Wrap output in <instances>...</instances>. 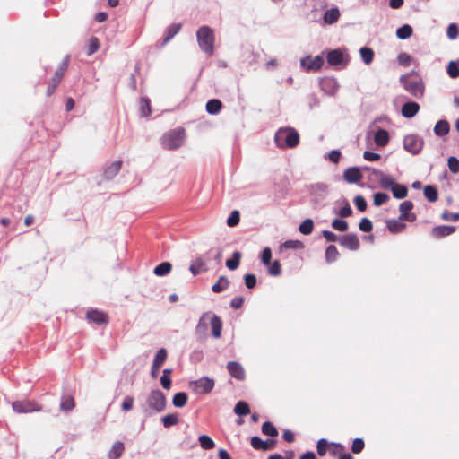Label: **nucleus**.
I'll return each instance as SVG.
<instances>
[{
    "label": "nucleus",
    "mask_w": 459,
    "mask_h": 459,
    "mask_svg": "<svg viewBox=\"0 0 459 459\" xmlns=\"http://www.w3.org/2000/svg\"><path fill=\"white\" fill-rule=\"evenodd\" d=\"M340 10L338 7H332L326 10L323 15V21L325 24L332 25L338 22L340 18Z\"/></svg>",
    "instance_id": "nucleus-26"
},
{
    "label": "nucleus",
    "mask_w": 459,
    "mask_h": 459,
    "mask_svg": "<svg viewBox=\"0 0 459 459\" xmlns=\"http://www.w3.org/2000/svg\"><path fill=\"white\" fill-rule=\"evenodd\" d=\"M140 116L143 117H148L152 113L151 100L148 97H142L140 99Z\"/></svg>",
    "instance_id": "nucleus-35"
},
{
    "label": "nucleus",
    "mask_w": 459,
    "mask_h": 459,
    "mask_svg": "<svg viewBox=\"0 0 459 459\" xmlns=\"http://www.w3.org/2000/svg\"><path fill=\"white\" fill-rule=\"evenodd\" d=\"M385 223H386V227H387L388 230L391 233H394V234L401 232L406 227V224L399 219L398 220H395V219L386 220Z\"/></svg>",
    "instance_id": "nucleus-30"
},
{
    "label": "nucleus",
    "mask_w": 459,
    "mask_h": 459,
    "mask_svg": "<svg viewBox=\"0 0 459 459\" xmlns=\"http://www.w3.org/2000/svg\"><path fill=\"white\" fill-rule=\"evenodd\" d=\"M196 39L200 49L208 56L214 53L215 36L213 30L207 26H201L196 31Z\"/></svg>",
    "instance_id": "nucleus-3"
},
{
    "label": "nucleus",
    "mask_w": 459,
    "mask_h": 459,
    "mask_svg": "<svg viewBox=\"0 0 459 459\" xmlns=\"http://www.w3.org/2000/svg\"><path fill=\"white\" fill-rule=\"evenodd\" d=\"M359 54L361 60L365 65H370L373 62L375 53L371 48L366 46L361 47L359 48Z\"/></svg>",
    "instance_id": "nucleus-34"
},
{
    "label": "nucleus",
    "mask_w": 459,
    "mask_h": 459,
    "mask_svg": "<svg viewBox=\"0 0 459 459\" xmlns=\"http://www.w3.org/2000/svg\"><path fill=\"white\" fill-rule=\"evenodd\" d=\"M233 411L239 417L246 416L250 413L249 404L246 401H238L235 404Z\"/></svg>",
    "instance_id": "nucleus-41"
},
{
    "label": "nucleus",
    "mask_w": 459,
    "mask_h": 459,
    "mask_svg": "<svg viewBox=\"0 0 459 459\" xmlns=\"http://www.w3.org/2000/svg\"><path fill=\"white\" fill-rule=\"evenodd\" d=\"M240 212L238 210H234L230 212L227 219V225L229 227H235L239 223Z\"/></svg>",
    "instance_id": "nucleus-60"
},
{
    "label": "nucleus",
    "mask_w": 459,
    "mask_h": 459,
    "mask_svg": "<svg viewBox=\"0 0 459 459\" xmlns=\"http://www.w3.org/2000/svg\"><path fill=\"white\" fill-rule=\"evenodd\" d=\"M241 256L242 255L239 251H234L231 258L226 260L225 264L227 268L230 271L236 270L239 266Z\"/></svg>",
    "instance_id": "nucleus-39"
},
{
    "label": "nucleus",
    "mask_w": 459,
    "mask_h": 459,
    "mask_svg": "<svg viewBox=\"0 0 459 459\" xmlns=\"http://www.w3.org/2000/svg\"><path fill=\"white\" fill-rule=\"evenodd\" d=\"M413 33V29L409 24H403L396 30V37L399 39H407Z\"/></svg>",
    "instance_id": "nucleus-43"
},
{
    "label": "nucleus",
    "mask_w": 459,
    "mask_h": 459,
    "mask_svg": "<svg viewBox=\"0 0 459 459\" xmlns=\"http://www.w3.org/2000/svg\"><path fill=\"white\" fill-rule=\"evenodd\" d=\"M70 61V56L66 55L65 58L60 63L58 68L55 72L54 76L52 77L51 81L55 82L56 84H59L62 81V78L66 72Z\"/></svg>",
    "instance_id": "nucleus-24"
},
{
    "label": "nucleus",
    "mask_w": 459,
    "mask_h": 459,
    "mask_svg": "<svg viewBox=\"0 0 459 459\" xmlns=\"http://www.w3.org/2000/svg\"><path fill=\"white\" fill-rule=\"evenodd\" d=\"M86 318L96 325H107L108 323V316L103 311L96 308H91L86 313Z\"/></svg>",
    "instance_id": "nucleus-15"
},
{
    "label": "nucleus",
    "mask_w": 459,
    "mask_h": 459,
    "mask_svg": "<svg viewBox=\"0 0 459 459\" xmlns=\"http://www.w3.org/2000/svg\"><path fill=\"white\" fill-rule=\"evenodd\" d=\"M372 174L379 177V185L383 189L390 190L396 183L392 176L385 174L382 170L373 169Z\"/></svg>",
    "instance_id": "nucleus-19"
},
{
    "label": "nucleus",
    "mask_w": 459,
    "mask_h": 459,
    "mask_svg": "<svg viewBox=\"0 0 459 459\" xmlns=\"http://www.w3.org/2000/svg\"><path fill=\"white\" fill-rule=\"evenodd\" d=\"M211 311L204 312L200 316L195 329L197 340L202 341L208 337V323H210Z\"/></svg>",
    "instance_id": "nucleus-10"
},
{
    "label": "nucleus",
    "mask_w": 459,
    "mask_h": 459,
    "mask_svg": "<svg viewBox=\"0 0 459 459\" xmlns=\"http://www.w3.org/2000/svg\"><path fill=\"white\" fill-rule=\"evenodd\" d=\"M319 193L327 194L328 186L325 183H316L310 186V195H317Z\"/></svg>",
    "instance_id": "nucleus-57"
},
{
    "label": "nucleus",
    "mask_w": 459,
    "mask_h": 459,
    "mask_svg": "<svg viewBox=\"0 0 459 459\" xmlns=\"http://www.w3.org/2000/svg\"><path fill=\"white\" fill-rule=\"evenodd\" d=\"M390 199L388 194L385 192H377L373 195V204L375 206H381Z\"/></svg>",
    "instance_id": "nucleus-54"
},
{
    "label": "nucleus",
    "mask_w": 459,
    "mask_h": 459,
    "mask_svg": "<svg viewBox=\"0 0 459 459\" xmlns=\"http://www.w3.org/2000/svg\"><path fill=\"white\" fill-rule=\"evenodd\" d=\"M230 286V281L226 276H220L217 282L212 287V290L214 293H221L224 291Z\"/></svg>",
    "instance_id": "nucleus-37"
},
{
    "label": "nucleus",
    "mask_w": 459,
    "mask_h": 459,
    "mask_svg": "<svg viewBox=\"0 0 459 459\" xmlns=\"http://www.w3.org/2000/svg\"><path fill=\"white\" fill-rule=\"evenodd\" d=\"M122 167L121 160H116L109 165L106 166L103 169V178L105 180H112L119 172Z\"/></svg>",
    "instance_id": "nucleus-20"
},
{
    "label": "nucleus",
    "mask_w": 459,
    "mask_h": 459,
    "mask_svg": "<svg viewBox=\"0 0 459 459\" xmlns=\"http://www.w3.org/2000/svg\"><path fill=\"white\" fill-rule=\"evenodd\" d=\"M75 406L74 399L72 396L63 397L60 403V409L64 411H69Z\"/></svg>",
    "instance_id": "nucleus-55"
},
{
    "label": "nucleus",
    "mask_w": 459,
    "mask_h": 459,
    "mask_svg": "<svg viewBox=\"0 0 459 459\" xmlns=\"http://www.w3.org/2000/svg\"><path fill=\"white\" fill-rule=\"evenodd\" d=\"M124 449V443L121 441H116L109 451V459H118L122 455Z\"/></svg>",
    "instance_id": "nucleus-42"
},
{
    "label": "nucleus",
    "mask_w": 459,
    "mask_h": 459,
    "mask_svg": "<svg viewBox=\"0 0 459 459\" xmlns=\"http://www.w3.org/2000/svg\"><path fill=\"white\" fill-rule=\"evenodd\" d=\"M181 28L182 24L180 22L171 23L165 30L163 39L157 42V46L163 48L180 31Z\"/></svg>",
    "instance_id": "nucleus-13"
},
{
    "label": "nucleus",
    "mask_w": 459,
    "mask_h": 459,
    "mask_svg": "<svg viewBox=\"0 0 459 459\" xmlns=\"http://www.w3.org/2000/svg\"><path fill=\"white\" fill-rule=\"evenodd\" d=\"M390 135L387 130L378 128L374 134V142L378 147H385L388 144Z\"/></svg>",
    "instance_id": "nucleus-25"
},
{
    "label": "nucleus",
    "mask_w": 459,
    "mask_h": 459,
    "mask_svg": "<svg viewBox=\"0 0 459 459\" xmlns=\"http://www.w3.org/2000/svg\"><path fill=\"white\" fill-rule=\"evenodd\" d=\"M339 243L343 247L351 250L357 251L360 247L359 240L358 236L355 233H348L339 237Z\"/></svg>",
    "instance_id": "nucleus-12"
},
{
    "label": "nucleus",
    "mask_w": 459,
    "mask_h": 459,
    "mask_svg": "<svg viewBox=\"0 0 459 459\" xmlns=\"http://www.w3.org/2000/svg\"><path fill=\"white\" fill-rule=\"evenodd\" d=\"M342 157V152L338 149L332 150L330 152L325 154V159L329 160L333 164H338Z\"/></svg>",
    "instance_id": "nucleus-61"
},
{
    "label": "nucleus",
    "mask_w": 459,
    "mask_h": 459,
    "mask_svg": "<svg viewBox=\"0 0 459 459\" xmlns=\"http://www.w3.org/2000/svg\"><path fill=\"white\" fill-rule=\"evenodd\" d=\"M337 203H341L342 206L338 210V216L341 218H347L352 215V208L346 198H342L341 201H337Z\"/></svg>",
    "instance_id": "nucleus-38"
},
{
    "label": "nucleus",
    "mask_w": 459,
    "mask_h": 459,
    "mask_svg": "<svg viewBox=\"0 0 459 459\" xmlns=\"http://www.w3.org/2000/svg\"><path fill=\"white\" fill-rule=\"evenodd\" d=\"M363 175L359 167H350L343 172V178L346 182L350 184H356L361 180Z\"/></svg>",
    "instance_id": "nucleus-18"
},
{
    "label": "nucleus",
    "mask_w": 459,
    "mask_h": 459,
    "mask_svg": "<svg viewBox=\"0 0 459 459\" xmlns=\"http://www.w3.org/2000/svg\"><path fill=\"white\" fill-rule=\"evenodd\" d=\"M423 195L429 202L434 203L438 199L437 187L433 185H427L424 186Z\"/></svg>",
    "instance_id": "nucleus-32"
},
{
    "label": "nucleus",
    "mask_w": 459,
    "mask_h": 459,
    "mask_svg": "<svg viewBox=\"0 0 459 459\" xmlns=\"http://www.w3.org/2000/svg\"><path fill=\"white\" fill-rule=\"evenodd\" d=\"M227 369L232 377L238 380H244L245 370L239 362L229 361L227 363Z\"/></svg>",
    "instance_id": "nucleus-21"
},
{
    "label": "nucleus",
    "mask_w": 459,
    "mask_h": 459,
    "mask_svg": "<svg viewBox=\"0 0 459 459\" xmlns=\"http://www.w3.org/2000/svg\"><path fill=\"white\" fill-rule=\"evenodd\" d=\"M223 108L222 102L219 99H211L206 102L205 109L210 115H218Z\"/></svg>",
    "instance_id": "nucleus-28"
},
{
    "label": "nucleus",
    "mask_w": 459,
    "mask_h": 459,
    "mask_svg": "<svg viewBox=\"0 0 459 459\" xmlns=\"http://www.w3.org/2000/svg\"><path fill=\"white\" fill-rule=\"evenodd\" d=\"M314 230V221L312 219H305L299 226V230L303 235H309Z\"/></svg>",
    "instance_id": "nucleus-46"
},
{
    "label": "nucleus",
    "mask_w": 459,
    "mask_h": 459,
    "mask_svg": "<svg viewBox=\"0 0 459 459\" xmlns=\"http://www.w3.org/2000/svg\"><path fill=\"white\" fill-rule=\"evenodd\" d=\"M455 226L438 225L432 228L430 234L434 238L440 239L445 237L452 235L454 232H455Z\"/></svg>",
    "instance_id": "nucleus-16"
},
{
    "label": "nucleus",
    "mask_w": 459,
    "mask_h": 459,
    "mask_svg": "<svg viewBox=\"0 0 459 459\" xmlns=\"http://www.w3.org/2000/svg\"><path fill=\"white\" fill-rule=\"evenodd\" d=\"M100 46V43L99 39L95 36L91 37V39L89 40L87 55L91 56L94 53H96L99 50Z\"/></svg>",
    "instance_id": "nucleus-56"
},
{
    "label": "nucleus",
    "mask_w": 459,
    "mask_h": 459,
    "mask_svg": "<svg viewBox=\"0 0 459 459\" xmlns=\"http://www.w3.org/2000/svg\"><path fill=\"white\" fill-rule=\"evenodd\" d=\"M410 94L416 98H421L424 94V86L421 82L413 81L407 83L404 88Z\"/></svg>",
    "instance_id": "nucleus-27"
},
{
    "label": "nucleus",
    "mask_w": 459,
    "mask_h": 459,
    "mask_svg": "<svg viewBox=\"0 0 459 459\" xmlns=\"http://www.w3.org/2000/svg\"><path fill=\"white\" fill-rule=\"evenodd\" d=\"M433 131L437 136H446L450 131V125L446 119H440L436 123Z\"/></svg>",
    "instance_id": "nucleus-29"
},
{
    "label": "nucleus",
    "mask_w": 459,
    "mask_h": 459,
    "mask_svg": "<svg viewBox=\"0 0 459 459\" xmlns=\"http://www.w3.org/2000/svg\"><path fill=\"white\" fill-rule=\"evenodd\" d=\"M198 441H199L200 446L204 450H210V449H212L213 447H215L214 441L208 435L203 434V435L199 436Z\"/></svg>",
    "instance_id": "nucleus-48"
},
{
    "label": "nucleus",
    "mask_w": 459,
    "mask_h": 459,
    "mask_svg": "<svg viewBox=\"0 0 459 459\" xmlns=\"http://www.w3.org/2000/svg\"><path fill=\"white\" fill-rule=\"evenodd\" d=\"M274 142L279 148H295L299 143V134L295 128H280L274 135Z\"/></svg>",
    "instance_id": "nucleus-2"
},
{
    "label": "nucleus",
    "mask_w": 459,
    "mask_h": 459,
    "mask_svg": "<svg viewBox=\"0 0 459 459\" xmlns=\"http://www.w3.org/2000/svg\"><path fill=\"white\" fill-rule=\"evenodd\" d=\"M331 226L333 230L341 231V232L347 231L348 228H349L348 222L341 217L334 218L332 221Z\"/></svg>",
    "instance_id": "nucleus-51"
},
{
    "label": "nucleus",
    "mask_w": 459,
    "mask_h": 459,
    "mask_svg": "<svg viewBox=\"0 0 459 459\" xmlns=\"http://www.w3.org/2000/svg\"><path fill=\"white\" fill-rule=\"evenodd\" d=\"M12 408L16 413H30L40 411L42 407L30 400H17L12 403Z\"/></svg>",
    "instance_id": "nucleus-9"
},
{
    "label": "nucleus",
    "mask_w": 459,
    "mask_h": 459,
    "mask_svg": "<svg viewBox=\"0 0 459 459\" xmlns=\"http://www.w3.org/2000/svg\"><path fill=\"white\" fill-rule=\"evenodd\" d=\"M215 382L209 377H202L190 383L192 390L197 394H208L214 388Z\"/></svg>",
    "instance_id": "nucleus-7"
},
{
    "label": "nucleus",
    "mask_w": 459,
    "mask_h": 459,
    "mask_svg": "<svg viewBox=\"0 0 459 459\" xmlns=\"http://www.w3.org/2000/svg\"><path fill=\"white\" fill-rule=\"evenodd\" d=\"M186 139V130L183 127H178L164 134L162 136V145L168 150H177L181 147Z\"/></svg>",
    "instance_id": "nucleus-4"
},
{
    "label": "nucleus",
    "mask_w": 459,
    "mask_h": 459,
    "mask_svg": "<svg viewBox=\"0 0 459 459\" xmlns=\"http://www.w3.org/2000/svg\"><path fill=\"white\" fill-rule=\"evenodd\" d=\"M325 256L326 263L332 264L339 258L340 254L334 245H329L325 249Z\"/></svg>",
    "instance_id": "nucleus-40"
},
{
    "label": "nucleus",
    "mask_w": 459,
    "mask_h": 459,
    "mask_svg": "<svg viewBox=\"0 0 459 459\" xmlns=\"http://www.w3.org/2000/svg\"><path fill=\"white\" fill-rule=\"evenodd\" d=\"M446 35L449 39H455L459 36V26L457 23H450L446 30Z\"/></svg>",
    "instance_id": "nucleus-63"
},
{
    "label": "nucleus",
    "mask_w": 459,
    "mask_h": 459,
    "mask_svg": "<svg viewBox=\"0 0 459 459\" xmlns=\"http://www.w3.org/2000/svg\"><path fill=\"white\" fill-rule=\"evenodd\" d=\"M277 441L275 439H266L263 440L258 436H254L250 439L251 446L255 450H261V451H269L273 449Z\"/></svg>",
    "instance_id": "nucleus-14"
},
{
    "label": "nucleus",
    "mask_w": 459,
    "mask_h": 459,
    "mask_svg": "<svg viewBox=\"0 0 459 459\" xmlns=\"http://www.w3.org/2000/svg\"><path fill=\"white\" fill-rule=\"evenodd\" d=\"M403 145L406 152L412 155H418L424 147V140L418 134H408L404 136Z\"/></svg>",
    "instance_id": "nucleus-6"
},
{
    "label": "nucleus",
    "mask_w": 459,
    "mask_h": 459,
    "mask_svg": "<svg viewBox=\"0 0 459 459\" xmlns=\"http://www.w3.org/2000/svg\"><path fill=\"white\" fill-rule=\"evenodd\" d=\"M328 446H335V447L339 448L340 450L344 449V446L341 443L328 442L327 439L321 438L317 441V444H316V452H317L318 455L324 456L327 452Z\"/></svg>",
    "instance_id": "nucleus-23"
},
{
    "label": "nucleus",
    "mask_w": 459,
    "mask_h": 459,
    "mask_svg": "<svg viewBox=\"0 0 459 459\" xmlns=\"http://www.w3.org/2000/svg\"><path fill=\"white\" fill-rule=\"evenodd\" d=\"M393 196L396 199H403L408 195V188L405 185L395 183L390 189Z\"/></svg>",
    "instance_id": "nucleus-31"
},
{
    "label": "nucleus",
    "mask_w": 459,
    "mask_h": 459,
    "mask_svg": "<svg viewBox=\"0 0 459 459\" xmlns=\"http://www.w3.org/2000/svg\"><path fill=\"white\" fill-rule=\"evenodd\" d=\"M446 72L452 79L459 77V63L458 61H450L446 66Z\"/></svg>",
    "instance_id": "nucleus-53"
},
{
    "label": "nucleus",
    "mask_w": 459,
    "mask_h": 459,
    "mask_svg": "<svg viewBox=\"0 0 459 459\" xmlns=\"http://www.w3.org/2000/svg\"><path fill=\"white\" fill-rule=\"evenodd\" d=\"M414 204L411 201L406 200L400 204L399 205V212L400 216L399 220H402L403 218H405V216L411 212V211L413 209Z\"/></svg>",
    "instance_id": "nucleus-50"
},
{
    "label": "nucleus",
    "mask_w": 459,
    "mask_h": 459,
    "mask_svg": "<svg viewBox=\"0 0 459 459\" xmlns=\"http://www.w3.org/2000/svg\"><path fill=\"white\" fill-rule=\"evenodd\" d=\"M353 203H354L356 208L358 209V211L362 212L367 210L368 203L364 196H362L360 195H356L353 199Z\"/></svg>",
    "instance_id": "nucleus-58"
},
{
    "label": "nucleus",
    "mask_w": 459,
    "mask_h": 459,
    "mask_svg": "<svg viewBox=\"0 0 459 459\" xmlns=\"http://www.w3.org/2000/svg\"><path fill=\"white\" fill-rule=\"evenodd\" d=\"M420 105L414 100H407L401 108L402 116L405 118L414 117L420 111Z\"/></svg>",
    "instance_id": "nucleus-17"
},
{
    "label": "nucleus",
    "mask_w": 459,
    "mask_h": 459,
    "mask_svg": "<svg viewBox=\"0 0 459 459\" xmlns=\"http://www.w3.org/2000/svg\"><path fill=\"white\" fill-rule=\"evenodd\" d=\"M210 324L212 327V334L215 339L221 337L222 320L221 317L211 312Z\"/></svg>",
    "instance_id": "nucleus-22"
},
{
    "label": "nucleus",
    "mask_w": 459,
    "mask_h": 459,
    "mask_svg": "<svg viewBox=\"0 0 459 459\" xmlns=\"http://www.w3.org/2000/svg\"><path fill=\"white\" fill-rule=\"evenodd\" d=\"M167 356H168V352L165 348L159 349L154 356L153 360H152V364H154V367L155 368L157 366L161 367L164 364V362L166 361Z\"/></svg>",
    "instance_id": "nucleus-47"
},
{
    "label": "nucleus",
    "mask_w": 459,
    "mask_h": 459,
    "mask_svg": "<svg viewBox=\"0 0 459 459\" xmlns=\"http://www.w3.org/2000/svg\"><path fill=\"white\" fill-rule=\"evenodd\" d=\"M261 430L264 435L271 437H275L279 435L278 429L271 421L264 422Z\"/></svg>",
    "instance_id": "nucleus-44"
},
{
    "label": "nucleus",
    "mask_w": 459,
    "mask_h": 459,
    "mask_svg": "<svg viewBox=\"0 0 459 459\" xmlns=\"http://www.w3.org/2000/svg\"><path fill=\"white\" fill-rule=\"evenodd\" d=\"M166 406V395L158 388L151 390L145 401L139 403V407L146 418L162 412L165 411Z\"/></svg>",
    "instance_id": "nucleus-1"
},
{
    "label": "nucleus",
    "mask_w": 459,
    "mask_h": 459,
    "mask_svg": "<svg viewBox=\"0 0 459 459\" xmlns=\"http://www.w3.org/2000/svg\"><path fill=\"white\" fill-rule=\"evenodd\" d=\"M320 89L328 96H334L339 88V82L334 77H324L319 81Z\"/></svg>",
    "instance_id": "nucleus-11"
},
{
    "label": "nucleus",
    "mask_w": 459,
    "mask_h": 459,
    "mask_svg": "<svg viewBox=\"0 0 459 459\" xmlns=\"http://www.w3.org/2000/svg\"><path fill=\"white\" fill-rule=\"evenodd\" d=\"M205 264L201 257H197L189 267L190 272L194 276L198 275L202 271H205Z\"/></svg>",
    "instance_id": "nucleus-45"
},
{
    "label": "nucleus",
    "mask_w": 459,
    "mask_h": 459,
    "mask_svg": "<svg viewBox=\"0 0 459 459\" xmlns=\"http://www.w3.org/2000/svg\"><path fill=\"white\" fill-rule=\"evenodd\" d=\"M325 52H323L321 55L316 56L314 58H311L310 56H306L300 59V67L307 73L318 72L325 63L323 56Z\"/></svg>",
    "instance_id": "nucleus-8"
},
{
    "label": "nucleus",
    "mask_w": 459,
    "mask_h": 459,
    "mask_svg": "<svg viewBox=\"0 0 459 459\" xmlns=\"http://www.w3.org/2000/svg\"><path fill=\"white\" fill-rule=\"evenodd\" d=\"M325 53L327 64L337 70L344 69L350 62V56L346 49L334 48Z\"/></svg>",
    "instance_id": "nucleus-5"
},
{
    "label": "nucleus",
    "mask_w": 459,
    "mask_h": 459,
    "mask_svg": "<svg viewBox=\"0 0 459 459\" xmlns=\"http://www.w3.org/2000/svg\"><path fill=\"white\" fill-rule=\"evenodd\" d=\"M178 422V415L177 413H169L161 418V423L164 428H170Z\"/></svg>",
    "instance_id": "nucleus-49"
},
{
    "label": "nucleus",
    "mask_w": 459,
    "mask_h": 459,
    "mask_svg": "<svg viewBox=\"0 0 459 459\" xmlns=\"http://www.w3.org/2000/svg\"><path fill=\"white\" fill-rule=\"evenodd\" d=\"M260 260L265 266L271 264L272 262V250L270 247H264L260 254Z\"/></svg>",
    "instance_id": "nucleus-59"
},
{
    "label": "nucleus",
    "mask_w": 459,
    "mask_h": 459,
    "mask_svg": "<svg viewBox=\"0 0 459 459\" xmlns=\"http://www.w3.org/2000/svg\"><path fill=\"white\" fill-rule=\"evenodd\" d=\"M447 166L449 170L454 173L457 174L459 172V160L455 156H450L447 160Z\"/></svg>",
    "instance_id": "nucleus-64"
},
{
    "label": "nucleus",
    "mask_w": 459,
    "mask_h": 459,
    "mask_svg": "<svg viewBox=\"0 0 459 459\" xmlns=\"http://www.w3.org/2000/svg\"><path fill=\"white\" fill-rule=\"evenodd\" d=\"M188 401V394L186 392H178L172 397V404L177 408L184 407Z\"/></svg>",
    "instance_id": "nucleus-36"
},
{
    "label": "nucleus",
    "mask_w": 459,
    "mask_h": 459,
    "mask_svg": "<svg viewBox=\"0 0 459 459\" xmlns=\"http://www.w3.org/2000/svg\"><path fill=\"white\" fill-rule=\"evenodd\" d=\"M359 229L365 233H369L373 230V223L368 218H362L359 223Z\"/></svg>",
    "instance_id": "nucleus-62"
},
{
    "label": "nucleus",
    "mask_w": 459,
    "mask_h": 459,
    "mask_svg": "<svg viewBox=\"0 0 459 459\" xmlns=\"http://www.w3.org/2000/svg\"><path fill=\"white\" fill-rule=\"evenodd\" d=\"M171 270L172 264L168 261H164L155 266L153 273L156 276L163 277L168 275L171 272Z\"/></svg>",
    "instance_id": "nucleus-33"
},
{
    "label": "nucleus",
    "mask_w": 459,
    "mask_h": 459,
    "mask_svg": "<svg viewBox=\"0 0 459 459\" xmlns=\"http://www.w3.org/2000/svg\"><path fill=\"white\" fill-rule=\"evenodd\" d=\"M281 249H302L304 248V244L300 240H286L280 246Z\"/></svg>",
    "instance_id": "nucleus-52"
}]
</instances>
